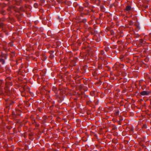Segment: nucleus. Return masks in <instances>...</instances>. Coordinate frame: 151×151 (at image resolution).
Segmentation results:
<instances>
[{
    "label": "nucleus",
    "instance_id": "1",
    "mask_svg": "<svg viewBox=\"0 0 151 151\" xmlns=\"http://www.w3.org/2000/svg\"><path fill=\"white\" fill-rule=\"evenodd\" d=\"M150 93V92L149 91H144L140 93V94L142 96H147Z\"/></svg>",
    "mask_w": 151,
    "mask_h": 151
},
{
    "label": "nucleus",
    "instance_id": "2",
    "mask_svg": "<svg viewBox=\"0 0 151 151\" xmlns=\"http://www.w3.org/2000/svg\"><path fill=\"white\" fill-rule=\"evenodd\" d=\"M131 7L130 6H127L126 7L124 11L126 12L127 13L129 12L131 10Z\"/></svg>",
    "mask_w": 151,
    "mask_h": 151
},
{
    "label": "nucleus",
    "instance_id": "3",
    "mask_svg": "<svg viewBox=\"0 0 151 151\" xmlns=\"http://www.w3.org/2000/svg\"><path fill=\"white\" fill-rule=\"evenodd\" d=\"M0 62H1L2 64H4L5 63L4 60L3 59H0Z\"/></svg>",
    "mask_w": 151,
    "mask_h": 151
},
{
    "label": "nucleus",
    "instance_id": "4",
    "mask_svg": "<svg viewBox=\"0 0 151 151\" xmlns=\"http://www.w3.org/2000/svg\"><path fill=\"white\" fill-rule=\"evenodd\" d=\"M140 42L141 44L143 43L144 40L142 39H141L140 40Z\"/></svg>",
    "mask_w": 151,
    "mask_h": 151
},
{
    "label": "nucleus",
    "instance_id": "5",
    "mask_svg": "<svg viewBox=\"0 0 151 151\" xmlns=\"http://www.w3.org/2000/svg\"><path fill=\"white\" fill-rule=\"evenodd\" d=\"M3 23H1L0 24V27H2V28H3L4 27H3Z\"/></svg>",
    "mask_w": 151,
    "mask_h": 151
},
{
    "label": "nucleus",
    "instance_id": "6",
    "mask_svg": "<svg viewBox=\"0 0 151 151\" xmlns=\"http://www.w3.org/2000/svg\"><path fill=\"white\" fill-rule=\"evenodd\" d=\"M149 36L151 37V33L149 34Z\"/></svg>",
    "mask_w": 151,
    "mask_h": 151
},
{
    "label": "nucleus",
    "instance_id": "7",
    "mask_svg": "<svg viewBox=\"0 0 151 151\" xmlns=\"http://www.w3.org/2000/svg\"><path fill=\"white\" fill-rule=\"evenodd\" d=\"M147 37V35H145L144 37L145 39Z\"/></svg>",
    "mask_w": 151,
    "mask_h": 151
}]
</instances>
